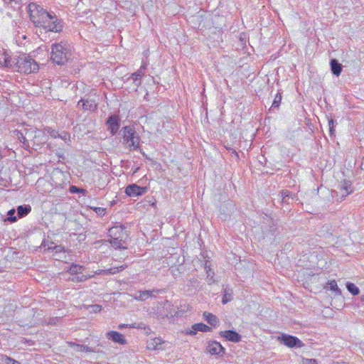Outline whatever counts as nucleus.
I'll return each mask as SVG.
<instances>
[{
    "label": "nucleus",
    "instance_id": "nucleus-42",
    "mask_svg": "<svg viewBox=\"0 0 364 364\" xmlns=\"http://www.w3.org/2000/svg\"><path fill=\"white\" fill-rule=\"evenodd\" d=\"M208 262H209L208 261H205V262L204 268H205L206 274L212 272V269H211L210 265L208 264Z\"/></svg>",
    "mask_w": 364,
    "mask_h": 364
},
{
    "label": "nucleus",
    "instance_id": "nucleus-19",
    "mask_svg": "<svg viewBox=\"0 0 364 364\" xmlns=\"http://www.w3.org/2000/svg\"><path fill=\"white\" fill-rule=\"evenodd\" d=\"M203 317L205 321L213 326H216L219 322L218 318L215 315L207 311L203 313Z\"/></svg>",
    "mask_w": 364,
    "mask_h": 364
},
{
    "label": "nucleus",
    "instance_id": "nucleus-10",
    "mask_svg": "<svg viewBox=\"0 0 364 364\" xmlns=\"http://www.w3.org/2000/svg\"><path fill=\"white\" fill-rule=\"evenodd\" d=\"M106 338L109 340H111L115 343L119 345H126L127 343V340L125 339L124 335L122 333L114 331H109L106 333Z\"/></svg>",
    "mask_w": 364,
    "mask_h": 364
},
{
    "label": "nucleus",
    "instance_id": "nucleus-23",
    "mask_svg": "<svg viewBox=\"0 0 364 364\" xmlns=\"http://www.w3.org/2000/svg\"><path fill=\"white\" fill-rule=\"evenodd\" d=\"M91 277H92V276H90V275L86 276L84 274H82V275L76 274V275H71V277H70L68 279V280L72 281L73 282H83Z\"/></svg>",
    "mask_w": 364,
    "mask_h": 364
},
{
    "label": "nucleus",
    "instance_id": "nucleus-35",
    "mask_svg": "<svg viewBox=\"0 0 364 364\" xmlns=\"http://www.w3.org/2000/svg\"><path fill=\"white\" fill-rule=\"evenodd\" d=\"M15 210L14 209H11L10 210L9 212H8V215H9V218L7 219V220H9V222L11 223H14L17 220V218L16 216H14L15 215Z\"/></svg>",
    "mask_w": 364,
    "mask_h": 364
},
{
    "label": "nucleus",
    "instance_id": "nucleus-44",
    "mask_svg": "<svg viewBox=\"0 0 364 364\" xmlns=\"http://www.w3.org/2000/svg\"><path fill=\"white\" fill-rule=\"evenodd\" d=\"M146 67H147L146 63L143 62V63L141 65L139 70H141V72L144 73V70L146 69Z\"/></svg>",
    "mask_w": 364,
    "mask_h": 364
},
{
    "label": "nucleus",
    "instance_id": "nucleus-6",
    "mask_svg": "<svg viewBox=\"0 0 364 364\" xmlns=\"http://www.w3.org/2000/svg\"><path fill=\"white\" fill-rule=\"evenodd\" d=\"M50 18L51 19L46 21V23L43 24L41 27L48 31L60 32L63 27L60 21L58 19L56 15L53 13H50Z\"/></svg>",
    "mask_w": 364,
    "mask_h": 364
},
{
    "label": "nucleus",
    "instance_id": "nucleus-41",
    "mask_svg": "<svg viewBox=\"0 0 364 364\" xmlns=\"http://www.w3.org/2000/svg\"><path fill=\"white\" fill-rule=\"evenodd\" d=\"M48 133L53 138H56V137L60 136V134L56 131H55V130H50V131L49 130Z\"/></svg>",
    "mask_w": 364,
    "mask_h": 364
},
{
    "label": "nucleus",
    "instance_id": "nucleus-36",
    "mask_svg": "<svg viewBox=\"0 0 364 364\" xmlns=\"http://www.w3.org/2000/svg\"><path fill=\"white\" fill-rule=\"evenodd\" d=\"M206 274H207L206 279H207V282H208V284H211L214 283L215 282L214 272L212 271L210 273H207Z\"/></svg>",
    "mask_w": 364,
    "mask_h": 364
},
{
    "label": "nucleus",
    "instance_id": "nucleus-32",
    "mask_svg": "<svg viewBox=\"0 0 364 364\" xmlns=\"http://www.w3.org/2000/svg\"><path fill=\"white\" fill-rule=\"evenodd\" d=\"M126 267H127V265H125V266L122 265V266L118 267H112V268L106 270L105 272H106L107 274H114L116 273L119 272L120 271H122Z\"/></svg>",
    "mask_w": 364,
    "mask_h": 364
},
{
    "label": "nucleus",
    "instance_id": "nucleus-5",
    "mask_svg": "<svg viewBox=\"0 0 364 364\" xmlns=\"http://www.w3.org/2000/svg\"><path fill=\"white\" fill-rule=\"evenodd\" d=\"M277 341L291 348H302L304 346V343L297 337L286 333H282L281 336H278Z\"/></svg>",
    "mask_w": 364,
    "mask_h": 364
},
{
    "label": "nucleus",
    "instance_id": "nucleus-29",
    "mask_svg": "<svg viewBox=\"0 0 364 364\" xmlns=\"http://www.w3.org/2000/svg\"><path fill=\"white\" fill-rule=\"evenodd\" d=\"M170 271H171V274L175 278L180 277L181 275V264L171 266L170 267Z\"/></svg>",
    "mask_w": 364,
    "mask_h": 364
},
{
    "label": "nucleus",
    "instance_id": "nucleus-15",
    "mask_svg": "<svg viewBox=\"0 0 364 364\" xmlns=\"http://www.w3.org/2000/svg\"><path fill=\"white\" fill-rule=\"evenodd\" d=\"M68 346L70 348H73L75 352H85V353H94L95 352L94 349L90 348L85 345L78 344L74 342H68Z\"/></svg>",
    "mask_w": 364,
    "mask_h": 364
},
{
    "label": "nucleus",
    "instance_id": "nucleus-2",
    "mask_svg": "<svg viewBox=\"0 0 364 364\" xmlns=\"http://www.w3.org/2000/svg\"><path fill=\"white\" fill-rule=\"evenodd\" d=\"M28 9L31 21L36 26L41 27L43 24L46 23V21L51 19L50 13L35 3L29 4Z\"/></svg>",
    "mask_w": 364,
    "mask_h": 364
},
{
    "label": "nucleus",
    "instance_id": "nucleus-39",
    "mask_svg": "<svg viewBox=\"0 0 364 364\" xmlns=\"http://www.w3.org/2000/svg\"><path fill=\"white\" fill-rule=\"evenodd\" d=\"M70 191L72 193H79V192H84L85 190L83 189H80L78 188L77 187L75 186H73L70 187Z\"/></svg>",
    "mask_w": 364,
    "mask_h": 364
},
{
    "label": "nucleus",
    "instance_id": "nucleus-28",
    "mask_svg": "<svg viewBox=\"0 0 364 364\" xmlns=\"http://www.w3.org/2000/svg\"><path fill=\"white\" fill-rule=\"evenodd\" d=\"M346 288L353 296H356L360 293L359 289L353 283L347 282Z\"/></svg>",
    "mask_w": 364,
    "mask_h": 364
},
{
    "label": "nucleus",
    "instance_id": "nucleus-9",
    "mask_svg": "<svg viewBox=\"0 0 364 364\" xmlns=\"http://www.w3.org/2000/svg\"><path fill=\"white\" fill-rule=\"evenodd\" d=\"M146 192V188L141 187L136 184H132L126 188L125 193L130 197L141 196Z\"/></svg>",
    "mask_w": 364,
    "mask_h": 364
},
{
    "label": "nucleus",
    "instance_id": "nucleus-34",
    "mask_svg": "<svg viewBox=\"0 0 364 364\" xmlns=\"http://www.w3.org/2000/svg\"><path fill=\"white\" fill-rule=\"evenodd\" d=\"M282 100V95L280 93H277L274 99V101L272 105V107H279Z\"/></svg>",
    "mask_w": 364,
    "mask_h": 364
},
{
    "label": "nucleus",
    "instance_id": "nucleus-50",
    "mask_svg": "<svg viewBox=\"0 0 364 364\" xmlns=\"http://www.w3.org/2000/svg\"><path fill=\"white\" fill-rule=\"evenodd\" d=\"M362 300H363V301H364V296H362Z\"/></svg>",
    "mask_w": 364,
    "mask_h": 364
},
{
    "label": "nucleus",
    "instance_id": "nucleus-30",
    "mask_svg": "<svg viewBox=\"0 0 364 364\" xmlns=\"http://www.w3.org/2000/svg\"><path fill=\"white\" fill-rule=\"evenodd\" d=\"M327 285L328 286V287L331 290L335 291L336 294H341V291L340 289L338 287L337 282L336 280L329 281L328 282Z\"/></svg>",
    "mask_w": 364,
    "mask_h": 364
},
{
    "label": "nucleus",
    "instance_id": "nucleus-7",
    "mask_svg": "<svg viewBox=\"0 0 364 364\" xmlns=\"http://www.w3.org/2000/svg\"><path fill=\"white\" fill-rule=\"evenodd\" d=\"M77 107H80L84 112H95L97 108V103L95 100L87 98L81 99L77 102Z\"/></svg>",
    "mask_w": 364,
    "mask_h": 364
},
{
    "label": "nucleus",
    "instance_id": "nucleus-13",
    "mask_svg": "<svg viewBox=\"0 0 364 364\" xmlns=\"http://www.w3.org/2000/svg\"><path fill=\"white\" fill-rule=\"evenodd\" d=\"M220 335L226 340L234 343H238L242 339V336L238 333L232 330L220 331Z\"/></svg>",
    "mask_w": 364,
    "mask_h": 364
},
{
    "label": "nucleus",
    "instance_id": "nucleus-1",
    "mask_svg": "<svg viewBox=\"0 0 364 364\" xmlns=\"http://www.w3.org/2000/svg\"><path fill=\"white\" fill-rule=\"evenodd\" d=\"M71 56V47L66 42L54 43L51 47L50 59L58 65H63Z\"/></svg>",
    "mask_w": 364,
    "mask_h": 364
},
{
    "label": "nucleus",
    "instance_id": "nucleus-47",
    "mask_svg": "<svg viewBox=\"0 0 364 364\" xmlns=\"http://www.w3.org/2000/svg\"><path fill=\"white\" fill-rule=\"evenodd\" d=\"M104 211H105V209H101V208H98V211H97V213H102V212H104Z\"/></svg>",
    "mask_w": 364,
    "mask_h": 364
},
{
    "label": "nucleus",
    "instance_id": "nucleus-43",
    "mask_svg": "<svg viewBox=\"0 0 364 364\" xmlns=\"http://www.w3.org/2000/svg\"><path fill=\"white\" fill-rule=\"evenodd\" d=\"M6 58H5L4 57V55L3 54L1 57H0V65L1 66H4L5 64H6Z\"/></svg>",
    "mask_w": 364,
    "mask_h": 364
},
{
    "label": "nucleus",
    "instance_id": "nucleus-26",
    "mask_svg": "<svg viewBox=\"0 0 364 364\" xmlns=\"http://www.w3.org/2000/svg\"><path fill=\"white\" fill-rule=\"evenodd\" d=\"M341 191H344L345 196H347L353 192L351 184L349 181H344L343 184L341 185Z\"/></svg>",
    "mask_w": 364,
    "mask_h": 364
},
{
    "label": "nucleus",
    "instance_id": "nucleus-20",
    "mask_svg": "<svg viewBox=\"0 0 364 364\" xmlns=\"http://www.w3.org/2000/svg\"><path fill=\"white\" fill-rule=\"evenodd\" d=\"M162 341L160 338H154L147 343V348L149 350H159Z\"/></svg>",
    "mask_w": 364,
    "mask_h": 364
},
{
    "label": "nucleus",
    "instance_id": "nucleus-37",
    "mask_svg": "<svg viewBox=\"0 0 364 364\" xmlns=\"http://www.w3.org/2000/svg\"><path fill=\"white\" fill-rule=\"evenodd\" d=\"M90 308L92 309L91 311L95 313H98L102 310V306L98 304L91 305Z\"/></svg>",
    "mask_w": 364,
    "mask_h": 364
},
{
    "label": "nucleus",
    "instance_id": "nucleus-3",
    "mask_svg": "<svg viewBox=\"0 0 364 364\" xmlns=\"http://www.w3.org/2000/svg\"><path fill=\"white\" fill-rule=\"evenodd\" d=\"M16 68H17L18 72L24 74L36 73L39 69L36 61L31 56L25 54L16 57Z\"/></svg>",
    "mask_w": 364,
    "mask_h": 364
},
{
    "label": "nucleus",
    "instance_id": "nucleus-4",
    "mask_svg": "<svg viewBox=\"0 0 364 364\" xmlns=\"http://www.w3.org/2000/svg\"><path fill=\"white\" fill-rule=\"evenodd\" d=\"M123 144L130 150H137L140 147V137L135 129L129 126L124 127L121 129Z\"/></svg>",
    "mask_w": 364,
    "mask_h": 364
},
{
    "label": "nucleus",
    "instance_id": "nucleus-24",
    "mask_svg": "<svg viewBox=\"0 0 364 364\" xmlns=\"http://www.w3.org/2000/svg\"><path fill=\"white\" fill-rule=\"evenodd\" d=\"M144 75V73L141 72L139 69L132 74V78L133 79L134 85L136 87H138L141 84V77Z\"/></svg>",
    "mask_w": 364,
    "mask_h": 364
},
{
    "label": "nucleus",
    "instance_id": "nucleus-48",
    "mask_svg": "<svg viewBox=\"0 0 364 364\" xmlns=\"http://www.w3.org/2000/svg\"><path fill=\"white\" fill-rule=\"evenodd\" d=\"M66 135H67V134H66V133H65V135H64V136H61V135H60V136H59V137H60V138H62V139H65Z\"/></svg>",
    "mask_w": 364,
    "mask_h": 364
},
{
    "label": "nucleus",
    "instance_id": "nucleus-18",
    "mask_svg": "<svg viewBox=\"0 0 364 364\" xmlns=\"http://www.w3.org/2000/svg\"><path fill=\"white\" fill-rule=\"evenodd\" d=\"M331 70L333 75L339 76L341 73L343 66L336 59H332L330 62Z\"/></svg>",
    "mask_w": 364,
    "mask_h": 364
},
{
    "label": "nucleus",
    "instance_id": "nucleus-22",
    "mask_svg": "<svg viewBox=\"0 0 364 364\" xmlns=\"http://www.w3.org/2000/svg\"><path fill=\"white\" fill-rule=\"evenodd\" d=\"M31 210L30 205H19L17 208V213L19 218L27 215Z\"/></svg>",
    "mask_w": 364,
    "mask_h": 364
},
{
    "label": "nucleus",
    "instance_id": "nucleus-46",
    "mask_svg": "<svg viewBox=\"0 0 364 364\" xmlns=\"http://www.w3.org/2000/svg\"><path fill=\"white\" fill-rule=\"evenodd\" d=\"M329 134L331 136H334L335 135V129H334V127H329Z\"/></svg>",
    "mask_w": 364,
    "mask_h": 364
},
{
    "label": "nucleus",
    "instance_id": "nucleus-38",
    "mask_svg": "<svg viewBox=\"0 0 364 364\" xmlns=\"http://www.w3.org/2000/svg\"><path fill=\"white\" fill-rule=\"evenodd\" d=\"M302 364H317V361L315 359L302 358Z\"/></svg>",
    "mask_w": 364,
    "mask_h": 364
},
{
    "label": "nucleus",
    "instance_id": "nucleus-40",
    "mask_svg": "<svg viewBox=\"0 0 364 364\" xmlns=\"http://www.w3.org/2000/svg\"><path fill=\"white\" fill-rule=\"evenodd\" d=\"M134 328L135 327V324H119L118 328L119 329H122L124 328Z\"/></svg>",
    "mask_w": 364,
    "mask_h": 364
},
{
    "label": "nucleus",
    "instance_id": "nucleus-31",
    "mask_svg": "<svg viewBox=\"0 0 364 364\" xmlns=\"http://www.w3.org/2000/svg\"><path fill=\"white\" fill-rule=\"evenodd\" d=\"M280 194H281V197H282V202L283 203H287V198H294V194L291 193L290 191H287V190H283L280 192Z\"/></svg>",
    "mask_w": 364,
    "mask_h": 364
},
{
    "label": "nucleus",
    "instance_id": "nucleus-8",
    "mask_svg": "<svg viewBox=\"0 0 364 364\" xmlns=\"http://www.w3.org/2000/svg\"><path fill=\"white\" fill-rule=\"evenodd\" d=\"M206 352L212 355H220L225 352V348L219 342L211 341L208 343Z\"/></svg>",
    "mask_w": 364,
    "mask_h": 364
},
{
    "label": "nucleus",
    "instance_id": "nucleus-21",
    "mask_svg": "<svg viewBox=\"0 0 364 364\" xmlns=\"http://www.w3.org/2000/svg\"><path fill=\"white\" fill-rule=\"evenodd\" d=\"M232 290L230 288L225 287L223 289V296L222 299V303L223 304H227L232 299Z\"/></svg>",
    "mask_w": 364,
    "mask_h": 364
},
{
    "label": "nucleus",
    "instance_id": "nucleus-14",
    "mask_svg": "<svg viewBox=\"0 0 364 364\" xmlns=\"http://www.w3.org/2000/svg\"><path fill=\"white\" fill-rule=\"evenodd\" d=\"M109 236L112 238L127 237V234L122 227H112L109 229Z\"/></svg>",
    "mask_w": 364,
    "mask_h": 364
},
{
    "label": "nucleus",
    "instance_id": "nucleus-33",
    "mask_svg": "<svg viewBox=\"0 0 364 364\" xmlns=\"http://www.w3.org/2000/svg\"><path fill=\"white\" fill-rule=\"evenodd\" d=\"M1 360L5 364H20V363L17 360H15L8 356L2 355Z\"/></svg>",
    "mask_w": 364,
    "mask_h": 364
},
{
    "label": "nucleus",
    "instance_id": "nucleus-49",
    "mask_svg": "<svg viewBox=\"0 0 364 364\" xmlns=\"http://www.w3.org/2000/svg\"><path fill=\"white\" fill-rule=\"evenodd\" d=\"M233 152L237 156L236 151H234Z\"/></svg>",
    "mask_w": 364,
    "mask_h": 364
},
{
    "label": "nucleus",
    "instance_id": "nucleus-16",
    "mask_svg": "<svg viewBox=\"0 0 364 364\" xmlns=\"http://www.w3.org/2000/svg\"><path fill=\"white\" fill-rule=\"evenodd\" d=\"M126 238L127 237L112 238L109 240V242L115 249H126Z\"/></svg>",
    "mask_w": 364,
    "mask_h": 364
},
{
    "label": "nucleus",
    "instance_id": "nucleus-27",
    "mask_svg": "<svg viewBox=\"0 0 364 364\" xmlns=\"http://www.w3.org/2000/svg\"><path fill=\"white\" fill-rule=\"evenodd\" d=\"M4 55L5 58H6V64H5L4 67L10 68L16 67V58H11L9 55L5 53Z\"/></svg>",
    "mask_w": 364,
    "mask_h": 364
},
{
    "label": "nucleus",
    "instance_id": "nucleus-25",
    "mask_svg": "<svg viewBox=\"0 0 364 364\" xmlns=\"http://www.w3.org/2000/svg\"><path fill=\"white\" fill-rule=\"evenodd\" d=\"M83 269V267L79 264H73L69 268V273L71 275H76L81 274Z\"/></svg>",
    "mask_w": 364,
    "mask_h": 364
},
{
    "label": "nucleus",
    "instance_id": "nucleus-11",
    "mask_svg": "<svg viewBox=\"0 0 364 364\" xmlns=\"http://www.w3.org/2000/svg\"><path fill=\"white\" fill-rule=\"evenodd\" d=\"M107 125L108 127V130L111 132L112 135H114L119 128V117L117 115H112L110 116L107 121Z\"/></svg>",
    "mask_w": 364,
    "mask_h": 364
},
{
    "label": "nucleus",
    "instance_id": "nucleus-17",
    "mask_svg": "<svg viewBox=\"0 0 364 364\" xmlns=\"http://www.w3.org/2000/svg\"><path fill=\"white\" fill-rule=\"evenodd\" d=\"M160 290L159 289H152V290H145L139 292V295L134 296V299L144 301L146 300L149 297L154 296V293H159Z\"/></svg>",
    "mask_w": 364,
    "mask_h": 364
},
{
    "label": "nucleus",
    "instance_id": "nucleus-12",
    "mask_svg": "<svg viewBox=\"0 0 364 364\" xmlns=\"http://www.w3.org/2000/svg\"><path fill=\"white\" fill-rule=\"evenodd\" d=\"M211 328L203 323H195L192 326L191 329H187L186 333L187 335L193 336L196 335L197 331L209 332L211 331Z\"/></svg>",
    "mask_w": 364,
    "mask_h": 364
},
{
    "label": "nucleus",
    "instance_id": "nucleus-45",
    "mask_svg": "<svg viewBox=\"0 0 364 364\" xmlns=\"http://www.w3.org/2000/svg\"><path fill=\"white\" fill-rule=\"evenodd\" d=\"M334 120L332 119V118H330L328 119V127H335V124H334Z\"/></svg>",
    "mask_w": 364,
    "mask_h": 364
}]
</instances>
